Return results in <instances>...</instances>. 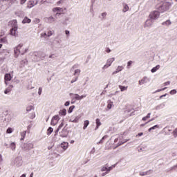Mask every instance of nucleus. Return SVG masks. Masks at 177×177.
I'll list each match as a JSON object with an SVG mask.
<instances>
[{"mask_svg":"<svg viewBox=\"0 0 177 177\" xmlns=\"http://www.w3.org/2000/svg\"><path fill=\"white\" fill-rule=\"evenodd\" d=\"M26 131H23L21 133V140H24V138H26Z\"/></svg>","mask_w":177,"mask_h":177,"instance_id":"nucleus-30","label":"nucleus"},{"mask_svg":"<svg viewBox=\"0 0 177 177\" xmlns=\"http://www.w3.org/2000/svg\"><path fill=\"white\" fill-rule=\"evenodd\" d=\"M52 57H53V55H50L49 56V58H50V59H52Z\"/></svg>","mask_w":177,"mask_h":177,"instance_id":"nucleus-62","label":"nucleus"},{"mask_svg":"<svg viewBox=\"0 0 177 177\" xmlns=\"http://www.w3.org/2000/svg\"><path fill=\"white\" fill-rule=\"evenodd\" d=\"M122 70H124L123 66H118L116 71L113 72V74H117V73H120V71H122Z\"/></svg>","mask_w":177,"mask_h":177,"instance_id":"nucleus-16","label":"nucleus"},{"mask_svg":"<svg viewBox=\"0 0 177 177\" xmlns=\"http://www.w3.org/2000/svg\"><path fill=\"white\" fill-rule=\"evenodd\" d=\"M160 15H161L160 11H157V10L152 11L149 15V19H151L152 20H157V19L160 17Z\"/></svg>","mask_w":177,"mask_h":177,"instance_id":"nucleus-3","label":"nucleus"},{"mask_svg":"<svg viewBox=\"0 0 177 177\" xmlns=\"http://www.w3.org/2000/svg\"><path fill=\"white\" fill-rule=\"evenodd\" d=\"M176 93V90L174 89L170 91V95H175Z\"/></svg>","mask_w":177,"mask_h":177,"instance_id":"nucleus-39","label":"nucleus"},{"mask_svg":"<svg viewBox=\"0 0 177 177\" xmlns=\"http://www.w3.org/2000/svg\"><path fill=\"white\" fill-rule=\"evenodd\" d=\"M55 21V18L53 17H50L48 18V23H53Z\"/></svg>","mask_w":177,"mask_h":177,"instance_id":"nucleus-33","label":"nucleus"},{"mask_svg":"<svg viewBox=\"0 0 177 177\" xmlns=\"http://www.w3.org/2000/svg\"><path fill=\"white\" fill-rule=\"evenodd\" d=\"M160 65H157L156 66L153 67L151 69V73H156V71H157V70H160Z\"/></svg>","mask_w":177,"mask_h":177,"instance_id":"nucleus-23","label":"nucleus"},{"mask_svg":"<svg viewBox=\"0 0 177 177\" xmlns=\"http://www.w3.org/2000/svg\"><path fill=\"white\" fill-rule=\"evenodd\" d=\"M65 33L66 35H70V31H68V30H66Z\"/></svg>","mask_w":177,"mask_h":177,"instance_id":"nucleus-53","label":"nucleus"},{"mask_svg":"<svg viewBox=\"0 0 177 177\" xmlns=\"http://www.w3.org/2000/svg\"><path fill=\"white\" fill-rule=\"evenodd\" d=\"M27 50H28V47L26 46V45L23 44H19L17 47L14 48L15 57H17L20 54L24 55V53H27Z\"/></svg>","mask_w":177,"mask_h":177,"instance_id":"nucleus-1","label":"nucleus"},{"mask_svg":"<svg viewBox=\"0 0 177 177\" xmlns=\"http://www.w3.org/2000/svg\"><path fill=\"white\" fill-rule=\"evenodd\" d=\"M146 82V77L142 78L139 81V85H143Z\"/></svg>","mask_w":177,"mask_h":177,"instance_id":"nucleus-28","label":"nucleus"},{"mask_svg":"<svg viewBox=\"0 0 177 177\" xmlns=\"http://www.w3.org/2000/svg\"><path fill=\"white\" fill-rule=\"evenodd\" d=\"M105 175H107V174H106V172H105V173H103V174H102V176H104Z\"/></svg>","mask_w":177,"mask_h":177,"instance_id":"nucleus-61","label":"nucleus"},{"mask_svg":"<svg viewBox=\"0 0 177 177\" xmlns=\"http://www.w3.org/2000/svg\"><path fill=\"white\" fill-rule=\"evenodd\" d=\"M12 23H14V24L16 26V24H17V20H13Z\"/></svg>","mask_w":177,"mask_h":177,"instance_id":"nucleus-57","label":"nucleus"},{"mask_svg":"<svg viewBox=\"0 0 177 177\" xmlns=\"http://www.w3.org/2000/svg\"><path fill=\"white\" fill-rule=\"evenodd\" d=\"M53 132V128L49 127L47 130V135H50Z\"/></svg>","mask_w":177,"mask_h":177,"instance_id":"nucleus-27","label":"nucleus"},{"mask_svg":"<svg viewBox=\"0 0 177 177\" xmlns=\"http://www.w3.org/2000/svg\"><path fill=\"white\" fill-rule=\"evenodd\" d=\"M63 3V1L60 0L57 2V5H60V3Z\"/></svg>","mask_w":177,"mask_h":177,"instance_id":"nucleus-51","label":"nucleus"},{"mask_svg":"<svg viewBox=\"0 0 177 177\" xmlns=\"http://www.w3.org/2000/svg\"><path fill=\"white\" fill-rule=\"evenodd\" d=\"M84 97H86V95H80V100H82V99H84Z\"/></svg>","mask_w":177,"mask_h":177,"instance_id":"nucleus-46","label":"nucleus"},{"mask_svg":"<svg viewBox=\"0 0 177 177\" xmlns=\"http://www.w3.org/2000/svg\"><path fill=\"white\" fill-rule=\"evenodd\" d=\"M143 135V133H139L138 134H137V137H140V136H142Z\"/></svg>","mask_w":177,"mask_h":177,"instance_id":"nucleus-49","label":"nucleus"},{"mask_svg":"<svg viewBox=\"0 0 177 177\" xmlns=\"http://www.w3.org/2000/svg\"><path fill=\"white\" fill-rule=\"evenodd\" d=\"M123 12H128L129 10V7L127 4L123 5Z\"/></svg>","mask_w":177,"mask_h":177,"instance_id":"nucleus-25","label":"nucleus"},{"mask_svg":"<svg viewBox=\"0 0 177 177\" xmlns=\"http://www.w3.org/2000/svg\"><path fill=\"white\" fill-rule=\"evenodd\" d=\"M151 121H154V118H151V120H149V121H148L147 122V124H149V122H151Z\"/></svg>","mask_w":177,"mask_h":177,"instance_id":"nucleus-56","label":"nucleus"},{"mask_svg":"<svg viewBox=\"0 0 177 177\" xmlns=\"http://www.w3.org/2000/svg\"><path fill=\"white\" fill-rule=\"evenodd\" d=\"M37 4H38L37 0H30L27 3V8H28V9H31V8H34V6H35V5H37Z\"/></svg>","mask_w":177,"mask_h":177,"instance_id":"nucleus-4","label":"nucleus"},{"mask_svg":"<svg viewBox=\"0 0 177 177\" xmlns=\"http://www.w3.org/2000/svg\"><path fill=\"white\" fill-rule=\"evenodd\" d=\"M2 161V155H0V162Z\"/></svg>","mask_w":177,"mask_h":177,"instance_id":"nucleus-59","label":"nucleus"},{"mask_svg":"<svg viewBox=\"0 0 177 177\" xmlns=\"http://www.w3.org/2000/svg\"><path fill=\"white\" fill-rule=\"evenodd\" d=\"M12 78H13V76H12V75H10V73L5 74L4 82H5L6 85H8V82H9V81H12Z\"/></svg>","mask_w":177,"mask_h":177,"instance_id":"nucleus-5","label":"nucleus"},{"mask_svg":"<svg viewBox=\"0 0 177 177\" xmlns=\"http://www.w3.org/2000/svg\"><path fill=\"white\" fill-rule=\"evenodd\" d=\"M111 107H113V104H111V103L107 104V109H109V110H110V109H111Z\"/></svg>","mask_w":177,"mask_h":177,"instance_id":"nucleus-43","label":"nucleus"},{"mask_svg":"<svg viewBox=\"0 0 177 177\" xmlns=\"http://www.w3.org/2000/svg\"><path fill=\"white\" fill-rule=\"evenodd\" d=\"M73 99H75V100H80V95L78 94H74Z\"/></svg>","mask_w":177,"mask_h":177,"instance_id":"nucleus-32","label":"nucleus"},{"mask_svg":"<svg viewBox=\"0 0 177 177\" xmlns=\"http://www.w3.org/2000/svg\"><path fill=\"white\" fill-rule=\"evenodd\" d=\"M80 74H81V70L80 69H76L75 71V73H74V75H80Z\"/></svg>","mask_w":177,"mask_h":177,"instance_id":"nucleus-31","label":"nucleus"},{"mask_svg":"<svg viewBox=\"0 0 177 177\" xmlns=\"http://www.w3.org/2000/svg\"><path fill=\"white\" fill-rule=\"evenodd\" d=\"M74 109H75V106L72 105L69 107V109L68 111V113L70 114L71 113H73V111L74 110Z\"/></svg>","mask_w":177,"mask_h":177,"instance_id":"nucleus-26","label":"nucleus"},{"mask_svg":"<svg viewBox=\"0 0 177 177\" xmlns=\"http://www.w3.org/2000/svg\"><path fill=\"white\" fill-rule=\"evenodd\" d=\"M106 53H110V52H111V50H110V48H107L106 50Z\"/></svg>","mask_w":177,"mask_h":177,"instance_id":"nucleus-48","label":"nucleus"},{"mask_svg":"<svg viewBox=\"0 0 177 177\" xmlns=\"http://www.w3.org/2000/svg\"><path fill=\"white\" fill-rule=\"evenodd\" d=\"M133 62L132 61H129L127 63V68H129V67H131V66L132 65Z\"/></svg>","mask_w":177,"mask_h":177,"instance_id":"nucleus-37","label":"nucleus"},{"mask_svg":"<svg viewBox=\"0 0 177 177\" xmlns=\"http://www.w3.org/2000/svg\"><path fill=\"white\" fill-rule=\"evenodd\" d=\"M172 4L169 2H165L163 3L157 4L156 6V9L159 10L161 13H164V12H167L171 8Z\"/></svg>","mask_w":177,"mask_h":177,"instance_id":"nucleus-2","label":"nucleus"},{"mask_svg":"<svg viewBox=\"0 0 177 177\" xmlns=\"http://www.w3.org/2000/svg\"><path fill=\"white\" fill-rule=\"evenodd\" d=\"M147 120V118H146V116L142 118V121H146Z\"/></svg>","mask_w":177,"mask_h":177,"instance_id":"nucleus-58","label":"nucleus"},{"mask_svg":"<svg viewBox=\"0 0 177 177\" xmlns=\"http://www.w3.org/2000/svg\"><path fill=\"white\" fill-rule=\"evenodd\" d=\"M10 148L11 149V150H16V143L11 142L10 145Z\"/></svg>","mask_w":177,"mask_h":177,"instance_id":"nucleus-21","label":"nucleus"},{"mask_svg":"<svg viewBox=\"0 0 177 177\" xmlns=\"http://www.w3.org/2000/svg\"><path fill=\"white\" fill-rule=\"evenodd\" d=\"M22 23H23L24 24H26V23L29 24V23H31V20L30 19V18L26 17L23 19Z\"/></svg>","mask_w":177,"mask_h":177,"instance_id":"nucleus-15","label":"nucleus"},{"mask_svg":"<svg viewBox=\"0 0 177 177\" xmlns=\"http://www.w3.org/2000/svg\"><path fill=\"white\" fill-rule=\"evenodd\" d=\"M20 177H26V174H22Z\"/></svg>","mask_w":177,"mask_h":177,"instance_id":"nucleus-63","label":"nucleus"},{"mask_svg":"<svg viewBox=\"0 0 177 177\" xmlns=\"http://www.w3.org/2000/svg\"><path fill=\"white\" fill-rule=\"evenodd\" d=\"M41 93H42V87H39V88L38 94H39V95H41Z\"/></svg>","mask_w":177,"mask_h":177,"instance_id":"nucleus-44","label":"nucleus"},{"mask_svg":"<svg viewBox=\"0 0 177 177\" xmlns=\"http://www.w3.org/2000/svg\"><path fill=\"white\" fill-rule=\"evenodd\" d=\"M119 88H120L121 92H124V91H128V86H124L119 85Z\"/></svg>","mask_w":177,"mask_h":177,"instance_id":"nucleus-19","label":"nucleus"},{"mask_svg":"<svg viewBox=\"0 0 177 177\" xmlns=\"http://www.w3.org/2000/svg\"><path fill=\"white\" fill-rule=\"evenodd\" d=\"M88 125H89V120H85L84 123L83 129H86Z\"/></svg>","mask_w":177,"mask_h":177,"instance_id":"nucleus-24","label":"nucleus"},{"mask_svg":"<svg viewBox=\"0 0 177 177\" xmlns=\"http://www.w3.org/2000/svg\"><path fill=\"white\" fill-rule=\"evenodd\" d=\"M165 89H167V87H165L163 88H161V89H158L155 93L161 92L162 91H165Z\"/></svg>","mask_w":177,"mask_h":177,"instance_id":"nucleus-40","label":"nucleus"},{"mask_svg":"<svg viewBox=\"0 0 177 177\" xmlns=\"http://www.w3.org/2000/svg\"><path fill=\"white\" fill-rule=\"evenodd\" d=\"M0 43H1V44H8V38L6 37L1 38L0 39Z\"/></svg>","mask_w":177,"mask_h":177,"instance_id":"nucleus-17","label":"nucleus"},{"mask_svg":"<svg viewBox=\"0 0 177 177\" xmlns=\"http://www.w3.org/2000/svg\"><path fill=\"white\" fill-rule=\"evenodd\" d=\"M10 32H11V35H14L15 37H16V35H17V27L15 26L14 28H12L10 30Z\"/></svg>","mask_w":177,"mask_h":177,"instance_id":"nucleus-9","label":"nucleus"},{"mask_svg":"<svg viewBox=\"0 0 177 177\" xmlns=\"http://www.w3.org/2000/svg\"><path fill=\"white\" fill-rule=\"evenodd\" d=\"M31 110H34V106L32 105H28L26 107V111L28 113L29 111H31Z\"/></svg>","mask_w":177,"mask_h":177,"instance_id":"nucleus-22","label":"nucleus"},{"mask_svg":"<svg viewBox=\"0 0 177 177\" xmlns=\"http://www.w3.org/2000/svg\"><path fill=\"white\" fill-rule=\"evenodd\" d=\"M96 129H98L99 127H100V125H102V122H100V119L97 118L96 119Z\"/></svg>","mask_w":177,"mask_h":177,"instance_id":"nucleus-20","label":"nucleus"},{"mask_svg":"<svg viewBox=\"0 0 177 177\" xmlns=\"http://www.w3.org/2000/svg\"><path fill=\"white\" fill-rule=\"evenodd\" d=\"M165 96H167V94L162 95L160 97V99H162L163 97H165Z\"/></svg>","mask_w":177,"mask_h":177,"instance_id":"nucleus-55","label":"nucleus"},{"mask_svg":"<svg viewBox=\"0 0 177 177\" xmlns=\"http://www.w3.org/2000/svg\"><path fill=\"white\" fill-rule=\"evenodd\" d=\"M156 128H160V126H158V125H155V126H153V127L149 128V129H148V131H149V132H151V131H153V129H156Z\"/></svg>","mask_w":177,"mask_h":177,"instance_id":"nucleus-29","label":"nucleus"},{"mask_svg":"<svg viewBox=\"0 0 177 177\" xmlns=\"http://www.w3.org/2000/svg\"><path fill=\"white\" fill-rule=\"evenodd\" d=\"M77 80H78V76L77 77H75L74 79H73L72 80H71V84H74V82H75L76 81H77Z\"/></svg>","mask_w":177,"mask_h":177,"instance_id":"nucleus-38","label":"nucleus"},{"mask_svg":"<svg viewBox=\"0 0 177 177\" xmlns=\"http://www.w3.org/2000/svg\"><path fill=\"white\" fill-rule=\"evenodd\" d=\"M12 88H13V85L8 86V87L4 91V93L6 95H8V93H9V92L12 91Z\"/></svg>","mask_w":177,"mask_h":177,"instance_id":"nucleus-13","label":"nucleus"},{"mask_svg":"<svg viewBox=\"0 0 177 177\" xmlns=\"http://www.w3.org/2000/svg\"><path fill=\"white\" fill-rule=\"evenodd\" d=\"M150 115H151V113H149L147 115V116H145V117H146V118L149 119V118H150Z\"/></svg>","mask_w":177,"mask_h":177,"instance_id":"nucleus-45","label":"nucleus"},{"mask_svg":"<svg viewBox=\"0 0 177 177\" xmlns=\"http://www.w3.org/2000/svg\"><path fill=\"white\" fill-rule=\"evenodd\" d=\"M61 148L63 149V150H67V149H68V142L61 143Z\"/></svg>","mask_w":177,"mask_h":177,"instance_id":"nucleus-10","label":"nucleus"},{"mask_svg":"<svg viewBox=\"0 0 177 177\" xmlns=\"http://www.w3.org/2000/svg\"><path fill=\"white\" fill-rule=\"evenodd\" d=\"M30 118H35V113H32V115L30 116Z\"/></svg>","mask_w":177,"mask_h":177,"instance_id":"nucleus-52","label":"nucleus"},{"mask_svg":"<svg viewBox=\"0 0 177 177\" xmlns=\"http://www.w3.org/2000/svg\"><path fill=\"white\" fill-rule=\"evenodd\" d=\"M111 169H113L112 167H102L101 168L102 172H104V171H106V174H109Z\"/></svg>","mask_w":177,"mask_h":177,"instance_id":"nucleus-8","label":"nucleus"},{"mask_svg":"<svg viewBox=\"0 0 177 177\" xmlns=\"http://www.w3.org/2000/svg\"><path fill=\"white\" fill-rule=\"evenodd\" d=\"M27 2V0H20V4L21 5H24Z\"/></svg>","mask_w":177,"mask_h":177,"instance_id":"nucleus-42","label":"nucleus"},{"mask_svg":"<svg viewBox=\"0 0 177 177\" xmlns=\"http://www.w3.org/2000/svg\"><path fill=\"white\" fill-rule=\"evenodd\" d=\"M1 48H2V44H0V49H1Z\"/></svg>","mask_w":177,"mask_h":177,"instance_id":"nucleus-64","label":"nucleus"},{"mask_svg":"<svg viewBox=\"0 0 177 177\" xmlns=\"http://www.w3.org/2000/svg\"><path fill=\"white\" fill-rule=\"evenodd\" d=\"M114 58H109L106 62V64L104 66L103 69L104 70V68H108V67H110V66L113 64V62H114Z\"/></svg>","mask_w":177,"mask_h":177,"instance_id":"nucleus-7","label":"nucleus"},{"mask_svg":"<svg viewBox=\"0 0 177 177\" xmlns=\"http://www.w3.org/2000/svg\"><path fill=\"white\" fill-rule=\"evenodd\" d=\"M34 176V173H31L30 177H32Z\"/></svg>","mask_w":177,"mask_h":177,"instance_id":"nucleus-60","label":"nucleus"},{"mask_svg":"<svg viewBox=\"0 0 177 177\" xmlns=\"http://www.w3.org/2000/svg\"><path fill=\"white\" fill-rule=\"evenodd\" d=\"M65 106H70V102L67 101V102L65 103Z\"/></svg>","mask_w":177,"mask_h":177,"instance_id":"nucleus-54","label":"nucleus"},{"mask_svg":"<svg viewBox=\"0 0 177 177\" xmlns=\"http://www.w3.org/2000/svg\"><path fill=\"white\" fill-rule=\"evenodd\" d=\"M59 114V115H66V114H67V111L66 110V109L60 110Z\"/></svg>","mask_w":177,"mask_h":177,"instance_id":"nucleus-18","label":"nucleus"},{"mask_svg":"<svg viewBox=\"0 0 177 177\" xmlns=\"http://www.w3.org/2000/svg\"><path fill=\"white\" fill-rule=\"evenodd\" d=\"M63 127H64V123L62 122L59 126L57 128V131H60V129H62V128H63Z\"/></svg>","mask_w":177,"mask_h":177,"instance_id":"nucleus-35","label":"nucleus"},{"mask_svg":"<svg viewBox=\"0 0 177 177\" xmlns=\"http://www.w3.org/2000/svg\"><path fill=\"white\" fill-rule=\"evenodd\" d=\"M12 132H13V129L9 127L7 131H6V133H12Z\"/></svg>","mask_w":177,"mask_h":177,"instance_id":"nucleus-36","label":"nucleus"},{"mask_svg":"<svg viewBox=\"0 0 177 177\" xmlns=\"http://www.w3.org/2000/svg\"><path fill=\"white\" fill-rule=\"evenodd\" d=\"M171 84V82H166L164 83L165 86L169 85Z\"/></svg>","mask_w":177,"mask_h":177,"instance_id":"nucleus-47","label":"nucleus"},{"mask_svg":"<svg viewBox=\"0 0 177 177\" xmlns=\"http://www.w3.org/2000/svg\"><path fill=\"white\" fill-rule=\"evenodd\" d=\"M171 24H172V22L169 19L162 23V26H165V27H168V26H171Z\"/></svg>","mask_w":177,"mask_h":177,"instance_id":"nucleus-12","label":"nucleus"},{"mask_svg":"<svg viewBox=\"0 0 177 177\" xmlns=\"http://www.w3.org/2000/svg\"><path fill=\"white\" fill-rule=\"evenodd\" d=\"M53 35L52 31L49 30L47 34L43 33L41 34V37H44V38H46V37H50Z\"/></svg>","mask_w":177,"mask_h":177,"instance_id":"nucleus-14","label":"nucleus"},{"mask_svg":"<svg viewBox=\"0 0 177 177\" xmlns=\"http://www.w3.org/2000/svg\"><path fill=\"white\" fill-rule=\"evenodd\" d=\"M104 139H107V136H104V137H102V140L97 144L100 145L103 143V140H104Z\"/></svg>","mask_w":177,"mask_h":177,"instance_id":"nucleus-34","label":"nucleus"},{"mask_svg":"<svg viewBox=\"0 0 177 177\" xmlns=\"http://www.w3.org/2000/svg\"><path fill=\"white\" fill-rule=\"evenodd\" d=\"M102 17H105L106 16H107V13L103 12V13L102 14Z\"/></svg>","mask_w":177,"mask_h":177,"instance_id":"nucleus-50","label":"nucleus"},{"mask_svg":"<svg viewBox=\"0 0 177 177\" xmlns=\"http://www.w3.org/2000/svg\"><path fill=\"white\" fill-rule=\"evenodd\" d=\"M60 120V118H59L58 115H55L51 120L50 124L53 125V127H55L59 122V120Z\"/></svg>","mask_w":177,"mask_h":177,"instance_id":"nucleus-6","label":"nucleus"},{"mask_svg":"<svg viewBox=\"0 0 177 177\" xmlns=\"http://www.w3.org/2000/svg\"><path fill=\"white\" fill-rule=\"evenodd\" d=\"M53 12H57V15H60L61 13L59 12H63V8L56 7L53 9Z\"/></svg>","mask_w":177,"mask_h":177,"instance_id":"nucleus-11","label":"nucleus"},{"mask_svg":"<svg viewBox=\"0 0 177 177\" xmlns=\"http://www.w3.org/2000/svg\"><path fill=\"white\" fill-rule=\"evenodd\" d=\"M17 0H7V2H9V3H15Z\"/></svg>","mask_w":177,"mask_h":177,"instance_id":"nucleus-41","label":"nucleus"}]
</instances>
